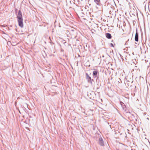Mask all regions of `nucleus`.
Returning <instances> with one entry per match:
<instances>
[{"mask_svg":"<svg viewBox=\"0 0 150 150\" xmlns=\"http://www.w3.org/2000/svg\"><path fill=\"white\" fill-rule=\"evenodd\" d=\"M25 112L26 113L28 114V110H26V111H25Z\"/></svg>","mask_w":150,"mask_h":150,"instance_id":"ddd939ff","label":"nucleus"},{"mask_svg":"<svg viewBox=\"0 0 150 150\" xmlns=\"http://www.w3.org/2000/svg\"><path fill=\"white\" fill-rule=\"evenodd\" d=\"M126 113L128 115H129L130 116H132V117H134V115L132 114L130 112H127V111L126 112Z\"/></svg>","mask_w":150,"mask_h":150,"instance_id":"9b49d317","label":"nucleus"},{"mask_svg":"<svg viewBox=\"0 0 150 150\" xmlns=\"http://www.w3.org/2000/svg\"><path fill=\"white\" fill-rule=\"evenodd\" d=\"M17 18L18 19V25L21 28H23V20L22 12L20 10L18 12Z\"/></svg>","mask_w":150,"mask_h":150,"instance_id":"f257e3e1","label":"nucleus"},{"mask_svg":"<svg viewBox=\"0 0 150 150\" xmlns=\"http://www.w3.org/2000/svg\"><path fill=\"white\" fill-rule=\"evenodd\" d=\"M98 143L100 146H103L104 145V141L103 139L101 137L99 138Z\"/></svg>","mask_w":150,"mask_h":150,"instance_id":"423d86ee","label":"nucleus"},{"mask_svg":"<svg viewBox=\"0 0 150 150\" xmlns=\"http://www.w3.org/2000/svg\"><path fill=\"white\" fill-rule=\"evenodd\" d=\"M99 72L96 69H94L93 71V78H96V81L99 78Z\"/></svg>","mask_w":150,"mask_h":150,"instance_id":"7ed1b4c3","label":"nucleus"},{"mask_svg":"<svg viewBox=\"0 0 150 150\" xmlns=\"http://www.w3.org/2000/svg\"><path fill=\"white\" fill-rule=\"evenodd\" d=\"M87 95L90 99H93L95 96L96 94L94 92L92 91L91 92L88 93Z\"/></svg>","mask_w":150,"mask_h":150,"instance_id":"39448f33","label":"nucleus"},{"mask_svg":"<svg viewBox=\"0 0 150 150\" xmlns=\"http://www.w3.org/2000/svg\"><path fill=\"white\" fill-rule=\"evenodd\" d=\"M86 77L87 82L91 85H92L93 82H94V80L93 79H91V77L89 76L87 73H86Z\"/></svg>","mask_w":150,"mask_h":150,"instance_id":"20e7f679","label":"nucleus"},{"mask_svg":"<svg viewBox=\"0 0 150 150\" xmlns=\"http://www.w3.org/2000/svg\"><path fill=\"white\" fill-rule=\"evenodd\" d=\"M100 88V87H98L96 88L97 89H99Z\"/></svg>","mask_w":150,"mask_h":150,"instance_id":"4468645a","label":"nucleus"},{"mask_svg":"<svg viewBox=\"0 0 150 150\" xmlns=\"http://www.w3.org/2000/svg\"><path fill=\"white\" fill-rule=\"evenodd\" d=\"M134 40L136 42H138V30L137 28H136V31L135 33V36Z\"/></svg>","mask_w":150,"mask_h":150,"instance_id":"0eeeda50","label":"nucleus"},{"mask_svg":"<svg viewBox=\"0 0 150 150\" xmlns=\"http://www.w3.org/2000/svg\"><path fill=\"white\" fill-rule=\"evenodd\" d=\"M105 36L108 39H111L112 37L111 34L109 33H105Z\"/></svg>","mask_w":150,"mask_h":150,"instance_id":"1a4fd4ad","label":"nucleus"},{"mask_svg":"<svg viewBox=\"0 0 150 150\" xmlns=\"http://www.w3.org/2000/svg\"><path fill=\"white\" fill-rule=\"evenodd\" d=\"M120 103L122 108L123 110L125 111H126V107L125 105L122 102H120Z\"/></svg>","mask_w":150,"mask_h":150,"instance_id":"6e6552de","label":"nucleus"},{"mask_svg":"<svg viewBox=\"0 0 150 150\" xmlns=\"http://www.w3.org/2000/svg\"><path fill=\"white\" fill-rule=\"evenodd\" d=\"M110 45L111 47H114V45L112 43H110Z\"/></svg>","mask_w":150,"mask_h":150,"instance_id":"f8f14e48","label":"nucleus"},{"mask_svg":"<svg viewBox=\"0 0 150 150\" xmlns=\"http://www.w3.org/2000/svg\"><path fill=\"white\" fill-rule=\"evenodd\" d=\"M95 3L99 6L101 5V3L100 2V0H94Z\"/></svg>","mask_w":150,"mask_h":150,"instance_id":"9d476101","label":"nucleus"},{"mask_svg":"<svg viewBox=\"0 0 150 150\" xmlns=\"http://www.w3.org/2000/svg\"><path fill=\"white\" fill-rule=\"evenodd\" d=\"M147 119H148V120H149V118H147Z\"/></svg>","mask_w":150,"mask_h":150,"instance_id":"2eb2a0df","label":"nucleus"},{"mask_svg":"<svg viewBox=\"0 0 150 150\" xmlns=\"http://www.w3.org/2000/svg\"><path fill=\"white\" fill-rule=\"evenodd\" d=\"M66 43V42H65L64 43Z\"/></svg>","mask_w":150,"mask_h":150,"instance_id":"dca6fc26","label":"nucleus"},{"mask_svg":"<svg viewBox=\"0 0 150 150\" xmlns=\"http://www.w3.org/2000/svg\"><path fill=\"white\" fill-rule=\"evenodd\" d=\"M101 6H102L104 9L107 10H110L112 8L111 4L107 1H105L104 4H101Z\"/></svg>","mask_w":150,"mask_h":150,"instance_id":"f03ea898","label":"nucleus"}]
</instances>
